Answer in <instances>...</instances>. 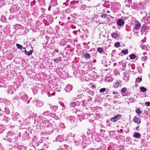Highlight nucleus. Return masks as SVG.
I'll return each mask as SVG.
<instances>
[{
	"label": "nucleus",
	"instance_id": "1",
	"mask_svg": "<svg viewBox=\"0 0 150 150\" xmlns=\"http://www.w3.org/2000/svg\"><path fill=\"white\" fill-rule=\"evenodd\" d=\"M14 132L9 131L7 133L6 138L4 139L7 140L10 143H16L17 138L15 137Z\"/></svg>",
	"mask_w": 150,
	"mask_h": 150
},
{
	"label": "nucleus",
	"instance_id": "2",
	"mask_svg": "<svg viewBox=\"0 0 150 150\" xmlns=\"http://www.w3.org/2000/svg\"><path fill=\"white\" fill-rule=\"evenodd\" d=\"M76 138V140L74 141L75 145L76 146H78L81 144H83L84 142V141L86 140L88 141L89 139V138L86 137L84 135L83 136H77Z\"/></svg>",
	"mask_w": 150,
	"mask_h": 150
},
{
	"label": "nucleus",
	"instance_id": "3",
	"mask_svg": "<svg viewBox=\"0 0 150 150\" xmlns=\"http://www.w3.org/2000/svg\"><path fill=\"white\" fill-rule=\"evenodd\" d=\"M19 98L23 101H26L28 99V96L24 92H21L18 94V99Z\"/></svg>",
	"mask_w": 150,
	"mask_h": 150
},
{
	"label": "nucleus",
	"instance_id": "4",
	"mask_svg": "<svg viewBox=\"0 0 150 150\" xmlns=\"http://www.w3.org/2000/svg\"><path fill=\"white\" fill-rule=\"evenodd\" d=\"M122 85V81L120 80H117L114 83L113 87L115 88H117L119 86H121Z\"/></svg>",
	"mask_w": 150,
	"mask_h": 150
},
{
	"label": "nucleus",
	"instance_id": "5",
	"mask_svg": "<svg viewBox=\"0 0 150 150\" xmlns=\"http://www.w3.org/2000/svg\"><path fill=\"white\" fill-rule=\"evenodd\" d=\"M121 118V115L118 114L115 115L114 117L111 118V121L113 122H115L119 120Z\"/></svg>",
	"mask_w": 150,
	"mask_h": 150
},
{
	"label": "nucleus",
	"instance_id": "6",
	"mask_svg": "<svg viewBox=\"0 0 150 150\" xmlns=\"http://www.w3.org/2000/svg\"><path fill=\"white\" fill-rule=\"evenodd\" d=\"M15 91V89L12 86H9L7 88V91L8 93L13 94Z\"/></svg>",
	"mask_w": 150,
	"mask_h": 150
},
{
	"label": "nucleus",
	"instance_id": "7",
	"mask_svg": "<svg viewBox=\"0 0 150 150\" xmlns=\"http://www.w3.org/2000/svg\"><path fill=\"white\" fill-rule=\"evenodd\" d=\"M20 118L19 113L18 112H13L12 119L13 120L16 121Z\"/></svg>",
	"mask_w": 150,
	"mask_h": 150
},
{
	"label": "nucleus",
	"instance_id": "8",
	"mask_svg": "<svg viewBox=\"0 0 150 150\" xmlns=\"http://www.w3.org/2000/svg\"><path fill=\"white\" fill-rule=\"evenodd\" d=\"M89 8L88 6H86L85 5H83L81 6L80 10L83 12H86L88 11Z\"/></svg>",
	"mask_w": 150,
	"mask_h": 150
},
{
	"label": "nucleus",
	"instance_id": "9",
	"mask_svg": "<svg viewBox=\"0 0 150 150\" xmlns=\"http://www.w3.org/2000/svg\"><path fill=\"white\" fill-rule=\"evenodd\" d=\"M16 148L18 150H27V148L26 146L23 145H18Z\"/></svg>",
	"mask_w": 150,
	"mask_h": 150
},
{
	"label": "nucleus",
	"instance_id": "10",
	"mask_svg": "<svg viewBox=\"0 0 150 150\" xmlns=\"http://www.w3.org/2000/svg\"><path fill=\"white\" fill-rule=\"evenodd\" d=\"M124 79L126 81H128L129 80V74L127 71H126L124 73Z\"/></svg>",
	"mask_w": 150,
	"mask_h": 150
},
{
	"label": "nucleus",
	"instance_id": "11",
	"mask_svg": "<svg viewBox=\"0 0 150 150\" xmlns=\"http://www.w3.org/2000/svg\"><path fill=\"white\" fill-rule=\"evenodd\" d=\"M6 129V126L5 125H0V134L5 132Z\"/></svg>",
	"mask_w": 150,
	"mask_h": 150
},
{
	"label": "nucleus",
	"instance_id": "12",
	"mask_svg": "<svg viewBox=\"0 0 150 150\" xmlns=\"http://www.w3.org/2000/svg\"><path fill=\"white\" fill-rule=\"evenodd\" d=\"M117 23L119 26H122L124 24L125 22L122 19H120L117 20Z\"/></svg>",
	"mask_w": 150,
	"mask_h": 150
},
{
	"label": "nucleus",
	"instance_id": "13",
	"mask_svg": "<svg viewBox=\"0 0 150 150\" xmlns=\"http://www.w3.org/2000/svg\"><path fill=\"white\" fill-rule=\"evenodd\" d=\"M73 87L70 84L67 85L64 89L66 92H69L72 90Z\"/></svg>",
	"mask_w": 150,
	"mask_h": 150
},
{
	"label": "nucleus",
	"instance_id": "14",
	"mask_svg": "<svg viewBox=\"0 0 150 150\" xmlns=\"http://www.w3.org/2000/svg\"><path fill=\"white\" fill-rule=\"evenodd\" d=\"M63 140V138L62 135H59L56 137L55 141L56 142H62Z\"/></svg>",
	"mask_w": 150,
	"mask_h": 150
},
{
	"label": "nucleus",
	"instance_id": "15",
	"mask_svg": "<svg viewBox=\"0 0 150 150\" xmlns=\"http://www.w3.org/2000/svg\"><path fill=\"white\" fill-rule=\"evenodd\" d=\"M127 88H126L124 87L122 89L120 92L121 94H122L123 96H126L127 95L125 93L127 91Z\"/></svg>",
	"mask_w": 150,
	"mask_h": 150
},
{
	"label": "nucleus",
	"instance_id": "16",
	"mask_svg": "<svg viewBox=\"0 0 150 150\" xmlns=\"http://www.w3.org/2000/svg\"><path fill=\"white\" fill-rule=\"evenodd\" d=\"M134 122L137 124H139L141 122V120L139 118H138L136 116H135L133 119Z\"/></svg>",
	"mask_w": 150,
	"mask_h": 150
},
{
	"label": "nucleus",
	"instance_id": "17",
	"mask_svg": "<svg viewBox=\"0 0 150 150\" xmlns=\"http://www.w3.org/2000/svg\"><path fill=\"white\" fill-rule=\"evenodd\" d=\"M111 36L116 39H118L120 38V35L119 34H117L116 32H115L112 34Z\"/></svg>",
	"mask_w": 150,
	"mask_h": 150
},
{
	"label": "nucleus",
	"instance_id": "18",
	"mask_svg": "<svg viewBox=\"0 0 150 150\" xmlns=\"http://www.w3.org/2000/svg\"><path fill=\"white\" fill-rule=\"evenodd\" d=\"M79 103L78 101L70 103V105L71 107H74L76 106H78L79 105Z\"/></svg>",
	"mask_w": 150,
	"mask_h": 150
},
{
	"label": "nucleus",
	"instance_id": "19",
	"mask_svg": "<svg viewBox=\"0 0 150 150\" xmlns=\"http://www.w3.org/2000/svg\"><path fill=\"white\" fill-rule=\"evenodd\" d=\"M76 114L77 115V116L79 117H81L83 115V113L80 110H76L75 112Z\"/></svg>",
	"mask_w": 150,
	"mask_h": 150
},
{
	"label": "nucleus",
	"instance_id": "20",
	"mask_svg": "<svg viewBox=\"0 0 150 150\" xmlns=\"http://www.w3.org/2000/svg\"><path fill=\"white\" fill-rule=\"evenodd\" d=\"M43 103L40 101L38 100L36 101V106L37 107H41L43 105Z\"/></svg>",
	"mask_w": 150,
	"mask_h": 150
},
{
	"label": "nucleus",
	"instance_id": "21",
	"mask_svg": "<svg viewBox=\"0 0 150 150\" xmlns=\"http://www.w3.org/2000/svg\"><path fill=\"white\" fill-rule=\"evenodd\" d=\"M78 3V1H74L71 2L70 6L71 8H74L76 6L75 5H76Z\"/></svg>",
	"mask_w": 150,
	"mask_h": 150
},
{
	"label": "nucleus",
	"instance_id": "22",
	"mask_svg": "<svg viewBox=\"0 0 150 150\" xmlns=\"http://www.w3.org/2000/svg\"><path fill=\"white\" fill-rule=\"evenodd\" d=\"M33 51V50H30L28 52L26 50H25L24 52L26 55L27 56H30L32 54Z\"/></svg>",
	"mask_w": 150,
	"mask_h": 150
},
{
	"label": "nucleus",
	"instance_id": "23",
	"mask_svg": "<svg viewBox=\"0 0 150 150\" xmlns=\"http://www.w3.org/2000/svg\"><path fill=\"white\" fill-rule=\"evenodd\" d=\"M141 26V25L140 24L139 22H138L137 24L135 27L133 28V30H139Z\"/></svg>",
	"mask_w": 150,
	"mask_h": 150
},
{
	"label": "nucleus",
	"instance_id": "24",
	"mask_svg": "<svg viewBox=\"0 0 150 150\" xmlns=\"http://www.w3.org/2000/svg\"><path fill=\"white\" fill-rule=\"evenodd\" d=\"M114 7L116 9H118L120 7V3L118 2H116L114 5Z\"/></svg>",
	"mask_w": 150,
	"mask_h": 150
},
{
	"label": "nucleus",
	"instance_id": "25",
	"mask_svg": "<svg viewBox=\"0 0 150 150\" xmlns=\"http://www.w3.org/2000/svg\"><path fill=\"white\" fill-rule=\"evenodd\" d=\"M83 56L86 59H90V55L88 53H86L83 54Z\"/></svg>",
	"mask_w": 150,
	"mask_h": 150
},
{
	"label": "nucleus",
	"instance_id": "26",
	"mask_svg": "<svg viewBox=\"0 0 150 150\" xmlns=\"http://www.w3.org/2000/svg\"><path fill=\"white\" fill-rule=\"evenodd\" d=\"M59 127H58V128L59 129H63L65 127L64 124L62 123H61L59 124Z\"/></svg>",
	"mask_w": 150,
	"mask_h": 150
},
{
	"label": "nucleus",
	"instance_id": "27",
	"mask_svg": "<svg viewBox=\"0 0 150 150\" xmlns=\"http://www.w3.org/2000/svg\"><path fill=\"white\" fill-rule=\"evenodd\" d=\"M68 146L66 145H64L63 146H60L57 150H65L64 148H67Z\"/></svg>",
	"mask_w": 150,
	"mask_h": 150
},
{
	"label": "nucleus",
	"instance_id": "28",
	"mask_svg": "<svg viewBox=\"0 0 150 150\" xmlns=\"http://www.w3.org/2000/svg\"><path fill=\"white\" fill-rule=\"evenodd\" d=\"M136 6L139 9H141L143 7L142 4L141 2L139 3H137Z\"/></svg>",
	"mask_w": 150,
	"mask_h": 150
},
{
	"label": "nucleus",
	"instance_id": "29",
	"mask_svg": "<svg viewBox=\"0 0 150 150\" xmlns=\"http://www.w3.org/2000/svg\"><path fill=\"white\" fill-rule=\"evenodd\" d=\"M141 134L138 132H135L133 135V136L136 138H139Z\"/></svg>",
	"mask_w": 150,
	"mask_h": 150
},
{
	"label": "nucleus",
	"instance_id": "30",
	"mask_svg": "<svg viewBox=\"0 0 150 150\" xmlns=\"http://www.w3.org/2000/svg\"><path fill=\"white\" fill-rule=\"evenodd\" d=\"M121 53L124 55L127 54L128 53V50L127 49L123 50L121 51Z\"/></svg>",
	"mask_w": 150,
	"mask_h": 150
},
{
	"label": "nucleus",
	"instance_id": "31",
	"mask_svg": "<svg viewBox=\"0 0 150 150\" xmlns=\"http://www.w3.org/2000/svg\"><path fill=\"white\" fill-rule=\"evenodd\" d=\"M50 108L52 110L55 111L57 109V107L55 105L52 106H50Z\"/></svg>",
	"mask_w": 150,
	"mask_h": 150
},
{
	"label": "nucleus",
	"instance_id": "32",
	"mask_svg": "<svg viewBox=\"0 0 150 150\" xmlns=\"http://www.w3.org/2000/svg\"><path fill=\"white\" fill-rule=\"evenodd\" d=\"M50 3L52 6H55L57 4V0H52Z\"/></svg>",
	"mask_w": 150,
	"mask_h": 150
},
{
	"label": "nucleus",
	"instance_id": "33",
	"mask_svg": "<svg viewBox=\"0 0 150 150\" xmlns=\"http://www.w3.org/2000/svg\"><path fill=\"white\" fill-rule=\"evenodd\" d=\"M62 58L61 57H59L58 58H55L54 61L56 63H58L59 61H61Z\"/></svg>",
	"mask_w": 150,
	"mask_h": 150
},
{
	"label": "nucleus",
	"instance_id": "34",
	"mask_svg": "<svg viewBox=\"0 0 150 150\" xmlns=\"http://www.w3.org/2000/svg\"><path fill=\"white\" fill-rule=\"evenodd\" d=\"M125 63H126V62H125L124 61H121L119 62V63L120 65H122L123 68H125L126 66Z\"/></svg>",
	"mask_w": 150,
	"mask_h": 150
},
{
	"label": "nucleus",
	"instance_id": "35",
	"mask_svg": "<svg viewBox=\"0 0 150 150\" xmlns=\"http://www.w3.org/2000/svg\"><path fill=\"white\" fill-rule=\"evenodd\" d=\"M42 124L43 125V126L45 128L48 127V125L50 124V122H48V121H47V122H46L45 121Z\"/></svg>",
	"mask_w": 150,
	"mask_h": 150
},
{
	"label": "nucleus",
	"instance_id": "36",
	"mask_svg": "<svg viewBox=\"0 0 150 150\" xmlns=\"http://www.w3.org/2000/svg\"><path fill=\"white\" fill-rule=\"evenodd\" d=\"M97 51L100 53H102L104 52L103 49L101 47H98L97 48Z\"/></svg>",
	"mask_w": 150,
	"mask_h": 150
},
{
	"label": "nucleus",
	"instance_id": "37",
	"mask_svg": "<svg viewBox=\"0 0 150 150\" xmlns=\"http://www.w3.org/2000/svg\"><path fill=\"white\" fill-rule=\"evenodd\" d=\"M87 141L86 140L85 141H84V142L83 144V149H84L86 148V147L87 145H88V143H87L86 142Z\"/></svg>",
	"mask_w": 150,
	"mask_h": 150
},
{
	"label": "nucleus",
	"instance_id": "38",
	"mask_svg": "<svg viewBox=\"0 0 150 150\" xmlns=\"http://www.w3.org/2000/svg\"><path fill=\"white\" fill-rule=\"evenodd\" d=\"M140 47H141L142 48L143 50H147V47L146 46H145L144 45V44H142L140 45Z\"/></svg>",
	"mask_w": 150,
	"mask_h": 150
},
{
	"label": "nucleus",
	"instance_id": "39",
	"mask_svg": "<svg viewBox=\"0 0 150 150\" xmlns=\"http://www.w3.org/2000/svg\"><path fill=\"white\" fill-rule=\"evenodd\" d=\"M6 18L5 16H2L1 19V21L3 22H5L6 21Z\"/></svg>",
	"mask_w": 150,
	"mask_h": 150
},
{
	"label": "nucleus",
	"instance_id": "40",
	"mask_svg": "<svg viewBox=\"0 0 150 150\" xmlns=\"http://www.w3.org/2000/svg\"><path fill=\"white\" fill-rule=\"evenodd\" d=\"M130 59H133L135 58L136 57V55L133 54H131L129 56Z\"/></svg>",
	"mask_w": 150,
	"mask_h": 150
},
{
	"label": "nucleus",
	"instance_id": "41",
	"mask_svg": "<svg viewBox=\"0 0 150 150\" xmlns=\"http://www.w3.org/2000/svg\"><path fill=\"white\" fill-rule=\"evenodd\" d=\"M16 46L17 48L20 50H22L23 49V47L22 46L19 44H16Z\"/></svg>",
	"mask_w": 150,
	"mask_h": 150
},
{
	"label": "nucleus",
	"instance_id": "42",
	"mask_svg": "<svg viewBox=\"0 0 150 150\" xmlns=\"http://www.w3.org/2000/svg\"><path fill=\"white\" fill-rule=\"evenodd\" d=\"M140 90L142 92H144L146 91V89L144 87H140Z\"/></svg>",
	"mask_w": 150,
	"mask_h": 150
},
{
	"label": "nucleus",
	"instance_id": "43",
	"mask_svg": "<svg viewBox=\"0 0 150 150\" xmlns=\"http://www.w3.org/2000/svg\"><path fill=\"white\" fill-rule=\"evenodd\" d=\"M50 114H51V113H50L49 111H45L43 113V115L46 116L50 115Z\"/></svg>",
	"mask_w": 150,
	"mask_h": 150
},
{
	"label": "nucleus",
	"instance_id": "44",
	"mask_svg": "<svg viewBox=\"0 0 150 150\" xmlns=\"http://www.w3.org/2000/svg\"><path fill=\"white\" fill-rule=\"evenodd\" d=\"M142 81V77L141 78L138 77L136 80V82H138L139 83Z\"/></svg>",
	"mask_w": 150,
	"mask_h": 150
},
{
	"label": "nucleus",
	"instance_id": "45",
	"mask_svg": "<svg viewBox=\"0 0 150 150\" xmlns=\"http://www.w3.org/2000/svg\"><path fill=\"white\" fill-rule=\"evenodd\" d=\"M5 112L6 114H9L10 113V110L9 109L7 108H4Z\"/></svg>",
	"mask_w": 150,
	"mask_h": 150
},
{
	"label": "nucleus",
	"instance_id": "46",
	"mask_svg": "<svg viewBox=\"0 0 150 150\" xmlns=\"http://www.w3.org/2000/svg\"><path fill=\"white\" fill-rule=\"evenodd\" d=\"M87 104V102L86 100H83L82 101V105L84 107H85L86 106V105Z\"/></svg>",
	"mask_w": 150,
	"mask_h": 150
},
{
	"label": "nucleus",
	"instance_id": "47",
	"mask_svg": "<svg viewBox=\"0 0 150 150\" xmlns=\"http://www.w3.org/2000/svg\"><path fill=\"white\" fill-rule=\"evenodd\" d=\"M120 43L119 42H117L114 44V46L116 47H118L120 46Z\"/></svg>",
	"mask_w": 150,
	"mask_h": 150
},
{
	"label": "nucleus",
	"instance_id": "48",
	"mask_svg": "<svg viewBox=\"0 0 150 150\" xmlns=\"http://www.w3.org/2000/svg\"><path fill=\"white\" fill-rule=\"evenodd\" d=\"M106 91V88H101L99 90V92L100 93H103Z\"/></svg>",
	"mask_w": 150,
	"mask_h": 150
},
{
	"label": "nucleus",
	"instance_id": "49",
	"mask_svg": "<svg viewBox=\"0 0 150 150\" xmlns=\"http://www.w3.org/2000/svg\"><path fill=\"white\" fill-rule=\"evenodd\" d=\"M137 114H140L141 113V111L139 109H137L135 110Z\"/></svg>",
	"mask_w": 150,
	"mask_h": 150
},
{
	"label": "nucleus",
	"instance_id": "50",
	"mask_svg": "<svg viewBox=\"0 0 150 150\" xmlns=\"http://www.w3.org/2000/svg\"><path fill=\"white\" fill-rule=\"evenodd\" d=\"M86 98L88 102H91L92 100V98L89 96H88Z\"/></svg>",
	"mask_w": 150,
	"mask_h": 150
},
{
	"label": "nucleus",
	"instance_id": "51",
	"mask_svg": "<svg viewBox=\"0 0 150 150\" xmlns=\"http://www.w3.org/2000/svg\"><path fill=\"white\" fill-rule=\"evenodd\" d=\"M69 136L71 137H74L75 136V134L74 133H70Z\"/></svg>",
	"mask_w": 150,
	"mask_h": 150
},
{
	"label": "nucleus",
	"instance_id": "52",
	"mask_svg": "<svg viewBox=\"0 0 150 150\" xmlns=\"http://www.w3.org/2000/svg\"><path fill=\"white\" fill-rule=\"evenodd\" d=\"M70 122H71V123H73L74 122V120H73V117H71L70 118Z\"/></svg>",
	"mask_w": 150,
	"mask_h": 150
},
{
	"label": "nucleus",
	"instance_id": "53",
	"mask_svg": "<svg viewBox=\"0 0 150 150\" xmlns=\"http://www.w3.org/2000/svg\"><path fill=\"white\" fill-rule=\"evenodd\" d=\"M145 104L146 106H149L150 105V102H148L145 103Z\"/></svg>",
	"mask_w": 150,
	"mask_h": 150
},
{
	"label": "nucleus",
	"instance_id": "54",
	"mask_svg": "<svg viewBox=\"0 0 150 150\" xmlns=\"http://www.w3.org/2000/svg\"><path fill=\"white\" fill-rule=\"evenodd\" d=\"M149 113L148 112V111L146 110H145L144 111V113L146 114V115H148Z\"/></svg>",
	"mask_w": 150,
	"mask_h": 150
},
{
	"label": "nucleus",
	"instance_id": "55",
	"mask_svg": "<svg viewBox=\"0 0 150 150\" xmlns=\"http://www.w3.org/2000/svg\"><path fill=\"white\" fill-rule=\"evenodd\" d=\"M107 16V14H103L101 16V17L103 18H104L105 17H106Z\"/></svg>",
	"mask_w": 150,
	"mask_h": 150
},
{
	"label": "nucleus",
	"instance_id": "56",
	"mask_svg": "<svg viewBox=\"0 0 150 150\" xmlns=\"http://www.w3.org/2000/svg\"><path fill=\"white\" fill-rule=\"evenodd\" d=\"M138 71L139 72V73H141L142 72V70L139 68H137Z\"/></svg>",
	"mask_w": 150,
	"mask_h": 150
},
{
	"label": "nucleus",
	"instance_id": "57",
	"mask_svg": "<svg viewBox=\"0 0 150 150\" xmlns=\"http://www.w3.org/2000/svg\"><path fill=\"white\" fill-rule=\"evenodd\" d=\"M112 93L113 94L117 95L118 93V92H115V91H113L112 92Z\"/></svg>",
	"mask_w": 150,
	"mask_h": 150
},
{
	"label": "nucleus",
	"instance_id": "58",
	"mask_svg": "<svg viewBox=\"0 0 150 150\" xmlns=\"http://www.w3.org/2000/svg\"><path fill=\"white\" fill-rule=\"evenodd\" d=\"M16 27H17L18 28H20L21 27V25H17Z\"/></svg>",
	"mask_w": 150,
	"mask_h": 150
},
{
	"label": "nucleus",
	"instance_id": "59",
	"mask_svg": "<svg viewBox=\"0 0 150 150\" xmlns=\"http://www.w3.org/2000/svg\"><path fill=\"white\" fill-rule=\"evenodd\" d=\"M51 116L52 117H54V116H55V114H54V113H51Z\"/></svg>",
	"mask_w": 150,
	"mask_h": 150
},
{
	"label": "nucleus",
	"instance_id": "60",
	"mask_svg": "<svg viewBox=\"0 0 150 150\" xmlns=\"http://www.w3.org/2000/svg\"><path fill=\"white\" fill-rule=\"evenodd\" d=\"M146 57H144L142 58V60H146Z\"/></svg>",
	"mask_w": 150,
	"mask_h": 150
},
{
	"label": "nucleus",
	"instance_id": "61",
	"mask_svg": "<svg viewBox=\"0 0 150 150\" xmlns=\"http://www.w3.org/2000/svg\"><path fill=\"white\" fill-rule=\"evenodd\" d=\"M4 86V87H6V86H5V85H4V86H3L2 85H1V84H0V87H2Z\"/></svg>",
	"mask_w": 150,
	"mask_h": 150
},
{
	"label": "nucleus",
	"instance_id": "62",
	"mask_svg": "<svg viewBox=\"0 0 150 150\" xmlns=\"http://www.w3.org/2000/svg\"><path fill=\"white\" fill-rule=\"evenodd\" d=\"M116 52V50H114L112 51V54L113 53L114 54L115 52Z\"/></svg>",
	"mask_w": 150,
	"mask_h": 150
},
{
	"label": "nucleus",
	"instance_id": "63",
	"mask_svg": "<svg viewBox=\"0 0 150 150\" xmlns=\"http://www.w3.org/2000/svg\"><path fill=\"white\" fill-rule=\"evenodd\" d=\"M139 128V127L137 126V127H136V129L138 131H139V129H138Z\"/></svg>",
	"mask_w": 150,
	"mask_h": 150
},
{
	"label": "nucleus",
	"instance_id": "64",
	"mask_svg": "<svg viewBox=\"0 0 150 150\" xmlns=\"http://www.w3.org/2000/svg\"><path fill=\"white\" fill-rule=\"evenodd\" d=\"M150 124V123H149V122H148L146 123V125L147 126L149 125Z\"/></svg>",
	"mask_w": 150,
	"mask_h": 150
}]
</instances>
